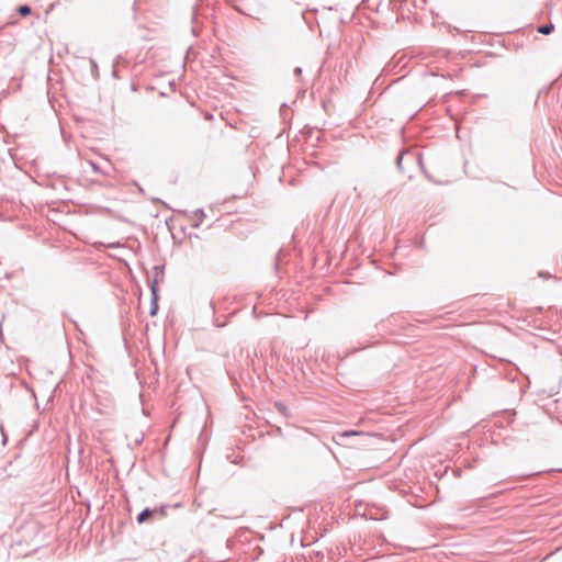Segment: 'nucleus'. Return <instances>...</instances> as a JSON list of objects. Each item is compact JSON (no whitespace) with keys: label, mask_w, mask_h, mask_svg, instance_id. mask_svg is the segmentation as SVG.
<instances>
[{"label":"nucleus","mask_w":562,"mask_h":562,"mask_svg":"<svg viewBox=\"0 0 562 562\" xmlns=\"http://www.w3.org/2000/svg\"><path fill=\"white\" fill-rule=\"evenodd\" d=\"M149 289H150V308H149V315L155 316L158 312V280L151 279L148 280Z\"/></svg>","instance_id":"1"},{"label":"nucleus","mask_w":562,"mask_h":562,"mask_svg":"<svg viewBox=\"0 0 562 562\" xmlns=\"http://www.w3.org/2000/svg\"><path fill=\"white\" fill-rule=\"evenodd\" d=\"M156 510L149 507L144 508L136 518V521L140 525L144 524L149 517L154 515Z\"/></svg>","instance_id":"2"},{"label":"nucleus","mask_w":562,"mask_h":562,"mask_svg":"<svg viewBox=\"0 0 562 562\" xmlns=\"http://www.w3.org/2000/svg\"><path fill=\"white\" fill-rule=\"evenodd\" d=\"M192 216L196 217L198 220H196V222L192 223L191 226L193 228H198L202 224L203 218L205 217V213H204L203 209H196L192 212Z\"/></svg>","instance_id":"3"},{"label":"nucleus","mask_w":562,"mask_h":562,"mask_svg":"<svg viewBox=\"0 0 562 562\" xmlns=\"http://www.w3.org/2000/svg\"><path fill=\"white\" fill-rule=\"evenodd\" d=\"M554 25L552 23L543 24L538 27V32L543 35H549L553 32Z\"/></svg>","instance_id":"4"},{"label":"nucleus","mask_w":562,"mask_h":562,"mask_svg":"<svg viewBox=\"0 0 562 562\" xmlns=\"http://www.w3.org/2000/svg\"><path fill=\"white\" fill-rule=\"evenodd\" d=\"M274 407L283 416H285V417L289 416V409H288L286 405L283 404L282 402H280V401L274 402Z\"/></svg>","instance_id":"5"},{"label":"nucleus","mask_w":562,"mask_h":562,"mask_svg":"<svg viewBox=\"0 0 562 562\" xmlns=\"http://www.w3.org/2000/svg\"><path fill=\"white\" fill-rule=\"evenodd\" d=\"M164 278V267L162 266H155L154 267V278L157 279L158 283L162 281Z\"/></svg>","instance_id":"6"},{"label":"nucleus","mask_w":562,"mask_h":562,"mask_svg":"<svg viewBox=\"0 0 562 562\" xmlns=\"http://www.w3.org/2000/svg\"><path fill=\"white\" fill-rule=\"evenodd\" d=\"M16 11L19 12V14H21L22 16H27L31 14L32 12V9L30 5L27 4H22L20 7H18Z\"/></svg>","instance_id":"7"},{"label":"nucleus","mask_w":562,"mask_h":562,"mask_svg":"<svg viewBox=\"0 0 562 562\" xmlns=\"http://www.w3.org/2000/svg\"><path fill=\"white\" fill-rule=\"evenodd\" d=\"M89 63H90V68H91V75L94 78H98V76H99V68H98L97 61L93 58H90Z\"/></svg>","instance_id":"8"},{"label":"nucleus","mask_w":562,"mask_h":562,"mask_svg":"<svg viewBox=\"0 0 562 562\" xmlns=\"http://www.w3.org/2000/svg\"><path fill=\"white\" fill-rule=\"evenodd\" d=\"M89 165L91 166V169H92V171L94 173H101V175H104V176L108 175V172L102 170L98 164H95L93 161H89Z\"/></svg>","instance_id":"9"},{"label":"nucleus","mask_w":562,"mask_h":562,"mask_svg":"<svg viewBox=\"0 0 562 562\" xmlns=\"http://www.w3.org/2000/svg\"><path fill=\"white\" fill-rule=\"evenodd\" d=\"M235 9H236L239 13H241V14H244V15H246V16H249V18H252V19H256V20H259V16H256V15H254V14H251V13H249V12L245 11V10H244L243 8H240V7H237V5H236V7H235Z\"/></svg>","instance_id":"10"},{"label":"nucleus","mask_w":562,"mask_h":562,"mask_svg":"<svg viewBox=\"0 0 562 562\" xmlns=\"http://www.w3.org/2000/svg\"><path fill=\"white\" fill-rule=\"evenodd\" d=\"M360 432L358 431H355V430H350V431H345L341 434V436L344 437H348V436H356V435H359Z\"/></svg>","instance_id":"11"},{"label":"nucleus","mask_w":562,"mask_h":562,"mask_svg":"<svg viewBox=\"0 0 562 562\" xmlns=\"http://www.w3.org/2000/svg\"><path fill=\"white\" fill-rule=\"evenodd\" d=\"M402 160H403V157L402 155L400 154L396 158V166L400 170H402Z\"/></svg>","instance_id":"12"},{"label":"nucleus","mask_w":562,"mask_h":562,"mask_svg":"<svg viewBox=\"0 0 562 562\" xmlns=\"http://www.w3.org/2000/svg\"><path fill=\"white\" fill-rule=\"evenodd\" d=\"M294 75L295 76H301L302 75V68L301 67L294 68Z\"/></svg>","instance_id":"13"},{"label":"nucleus","mask_w":562,"mask_h":562,"mask_svg":"<svg viewBox=\"0 0 562 562\" xmlns=\"http://www.w3.org/2000/svg\"><path fill=\"white\" fill-rule=\"evenodd\" d=\"M112 75H113L114 78H116L117 77V71L115 69H113Z\"/></svg>","instance_id":"14"}]
</instances>
